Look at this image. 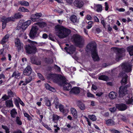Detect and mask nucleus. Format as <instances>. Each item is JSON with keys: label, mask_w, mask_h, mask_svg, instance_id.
<instances>
[{"label": "nucleus", "mask_w": 133, "mask_h": 133, "mask_svg": "<svg viewBox=\"0 0 133 133\" xmlns=\"http://www.w3.org/2000/svg\"><path fill=\"white\" fill-rule=\"evenodd\" d=\"M16 121L17 124L19 125H21L22 124V122L20 119V118L18 117H16Z\"/></svg>", "instance_id": "43"}, {"label": "nucleus", "mask_w": 133, "mask_h": 133, "mask_svg": "<svg viewBox=\"0 0 133 133\" xmlns=\"http://www.w3.org/2000/svg\"><path fill=\"white\" fill-rule=\"evenodd\" d=\"M116 49L118 52L117 54L116 59L117 61H118L122 59L123 57L122 53L123 52H124V50H123L122 49L117 48H116Z\"/></svg>", "instance_id": "9"}, {"label": "nucleus", "mask_w": 133, "mask_h": 133, "mask_svg": "<svg viewBox=\"0 0 133 133\" xmlns=\"http://www.w3.org/2000/svg\"><path fill=\"white\" fill-rule=\"evenodd\" d=\"M39 33L38 27L36 25L33 26L30 30L29 36L31 38H34L38 36Z\"/></svg>", "instance_id": "5"}, {"label": "nucleus", "mask_w": 133, "mask_h": 133, "mask_svg": "<svg viewBox=\"0 0 133 133\" xmlns=\"http://www.w3.org/2000/svg\"><path fill=\"white\" fill-rule=\"evenodd\" d=\"M45 105L48 107H50L51 105V102L50 101L49 99L47 98H45Z\"/></svg>", "instance_id": "35"}, {"label": "nucleus", "mask_w": 133, "mask_h": 133, "mask_svg": "<svg viewBox=\"0 0 133 133\" xmlns=\"http://www.w3.org/2000/svg\"><path fill=\"white\" fill-rule=\"evenodd\" d=\"M18 11L24 12L29 11L28 9L25 8L23 7H21L19 8L18 9Z\"/></svg>", "instance_id": "37"}, {"label": "nucleus", "mask_w": 133, "mask_h": 133, "mask_svg": "<svg viewBox=\"0 0 133 133\" xmlns=\"http://www.w3.org/2000/svg\"><path fill=\"white\" fill-rule=\"evenodd\" d=\"M20 75V74L16 71H15L14 72L12 75V77H15L16 78H18V77Z\"/></svg>", "instance_id": "44"}, {"label": "nucleus", "mask_w": 133, "mask_h": 133, "mask_svg": "<svg viewBox=\"0 0 133 133\" xmlns=\"http://www.w3.org/2000/svg\"><path fill=\"white\" fill-rule=\"evenodd\" d=\"M23 15H22L20 13H18L15 14L14 16L11 17H13L14 18V21L15 18H18L22 17Z\"/></svg>", "instance_id": "32"}, {"label": "nucleus", "mask_w": 133, "mask_h": 133, "mask_svg": "<svg viewBox=\"0 0 133 133\" xmlns=\"http://www.w3.org/2000/svg\"><path fill=\"white\" fill-rule=\"evenodd\" d=\"M96 44L95 42H92L88 44L87 46V51L92 50V56L93 59L95 61H98L99 60V58L97 55L96 49Z\"/></svg>", "instance_id": "2"}, {"label": "nucleus", "mask_w": 133, "mask_h": 133, "mask_svg": "<svg viewBox=\"0 0 133 133\" xmlns=\"http://www.w3.org/2000/svg\"><path fill=\"white\" fill-rule=\"evenodd\" d=\"M87 96L88 97L94 98V96L90 92H88L87 94Z\"/></svg>", "instance_id": "56"}, {"label": "nucleus", "mask_w": 133, "mask_h": 133, "mask_svg": "<svg viewBox=\"0 0 133 133\" xmlns=\"http://www.w3.org/2000/svg\"><path fill=\"white\" fill-rule=\"evenodd\" d=\"M23 114L25 117L27 118L29 120H31L32 119L31 117L26 112H23Z\"/></svg>", "instance_id": "46"}, {"label": "nucleus", "mask_w": 133, "mask_h": 133, "mask_svg": "<svg viewBox=\"0 0 133 133\" xmlns=\"http://www.w3.org/2000/svg\"><path fill=\"white\" fill-rule=\"evenodd\" d=\"M71 21L74 23L77 22H78V19H77L76 17L74 15H72L70 17Z\"/></svg>", "instance_id": "31"}, {"label": "nucleus", "mask_w": 133, "mask_h": 133, "mask_svg": "<svg viewBox=\"0 0 133 133\" xmlns=\"http://www.w3.org/2000/svg\"><path fill=\"white\" fill-rule=\"evenodd\" d=\"M49 78H48L49 79H51L55 82L57 83L58 80L57 79V75L54 74H50L49 75Z\"/></svg>", "instance_id": "18"}, {"label": "nucleus", "mask_w": 133, "mask_h": 133, "mask_svg": "<svg viewBox=\"0 0 133 133\" xmlns=\"http://www.w3.org/2000/svg\"><path fill=\"white\" fill-rule=\"evenodd\" d=\"M66 3L68 5H71L73 3V1L72 0H66Z\"/></svg>", "instance_id": "51"}, {"label": "nucleus", "mask_w": 133, "mask_h": 133, "mask_svg": "<svg viewBox=\"0 0 133 133\" xmlns=\"http://www.w3.org/2000/svg\"><path fill=\"white\" fill-rule=\"evenodd\" d=\"M32 78H32L29 77L26 78L24 83L22 85H26L27 84L29 83L31 81L32 79Z\"/></svg>", "instance_id": "33"}, {"label": "nucleus", "mask_w": 133, "mask_h": 133, "mask_svg": "<svg viewBox=\"0 0 133 133\" xmlns=\"http://www.w3.org/2000/svg\"><path fill=\"white\" fill-rule=\"evenodd\" d=\"M55 32L56 35L61 39L66 38L71 33L70 30L59 25L55 26Z\"/></svg>", "instance_id": "1"}, {"label": "nucleus", "mask_w": 133, "mask_h": 133, "mask_svg": "<svg viewBox=\"0 0 133 133\" xmlns=\"http://www.w3.org/2000/svg\"><path fill=\"white\" fill-rule=\"evenodd\" d=\"M58 77L61 79L63 80L64 82L66 81V78L60 75H58Z\"/></svg>", "instance_id": "54"}, {"label": "nucleus", "mask_w": 133, "mask_h": 133, "mask_svg": "<svg viewBox=\"0 0 133 133\" xmlns=\"http://www.w3.org/2000/svg\"><path fill=\"white\" fill-rule=\"evenodd\" d=\"M22 61L23 62L22 63L21 65L22 66L24 65L26 62V59L25 58H23L22 59Z\"/></svg>", "instance_id": "53"}, {"label": "nucleus", "mask_w": 133, "mask_h": 133, "mask_svg": "<svg viewBox=\"0 0 133 133\" xmlns=\"http://www.w3.org/2000/svg\"><path fill=\"white\" fill-rule=\"evenodd\" d=\"M8 93L9 97H12L13 96V93L10 90L8 91Z\"/></svg>", "instance_id": "60"}, {"label": "nucleus", "mask_w": 133, "mask_h": 133, "mask_svg": "<svg viewBox=\"0 0 133 133\" xmlns=\"http://www.w3.org/2000/svg\"><path fill=\"white\" fill-rule=\"evenodd\" d=\"M36 24L37 25L41 28L43 27L46 25V23L43 22L37 23Z\"/></svg>", "instance_id": "34"}, {"label": "nucleus", "mask_w": 133, "mask_h": 133, "mask_svg": "<svg viewBox=\"0 0 133 133\" xmlns=\"http://www.w3.org/2000/svg\"><path fill=\"white\" fill-rule=\"evenodd\" d=\"M59 108L60 111L63 113L65 112V110L64 109L63 105L61 104H59Z\"/></svg>", "instance_id": "45"}, {"label": "nucleus", "mask_w": 133, "mask_h": 133, "mask_svg": "<svg viewBox=\"0 0 133 133\" xmlns=\"http://www.w3.org/2000/svg\"><path fill=\"white\" fill-rule=\"evenodd\" d=\"M28 41L31 43V45L32 46L31 47L29 45L26 46L25 49L26 52L28 54L35 53L36 50V48L35 46L32 45L35 44H37V43L35 42L32 41L29 39L28 40Z\"/></svg>", "instance_id": "4"}, {"label": "nucleus", "mask_w": 133, "mask_h": 133, "mask_svg": "<svg viewBox=\"0 0 133 133\" xmlns=\"http://www.w3.org/2000/svg\"><path fill=\"white\" fill-rule=\"evenodd\" d=\"M98 79L100 80L107 81L108 79V77L107 76L102 75L99 77Z\"/></svg>", "instance_id": "36"}, {"label": "nucleus", "mask_w": 133, "mask_h": 133, "mask_svg": "<svg viewBox=\"0 0 133 133\" xmlns=\"http://www.w3.org/2000/svg\"><path fill=\"white\" fill-rule=\"evenodd\" d=\"M39 18L38 17L35 16V15H32L31 16V19L33 22L38 21L39 20Z\"/></svg>", "instance_id": "41"}, {"label": "nucleus", "mask_w": 133, "mask_h": 133, "mask_svg": "<svg viewBox=\"0 0 133 133\" xmlns=\"http://www.w3.org/2000/svg\"><path fill=\"white\" fill-rule=\"evenodd\" d=\"M54 103L55 104V107L56 109H58L59 107V104L58 102V99L56 98L54 101Z\"/></svg>", "instance_id": "42"}, {"label": "nucleus", "mask_w": 133, "mask_h": 133, "mask_svg": "<svg viewBox=\"0 0 133 133\" xmlns=\"http://www.w3.org/2000/svg\"><path fill=\"white\" fill-rule=\"evenodd\" d=\"M110 131L112 133H120L119 131L114 129H110Z\"/></svg>", "instance_id": "50"}, {"label": "nucleus", "mask_w": 133, "mask_h": 133, "mask_svg": "<svg viewBox=\"0 0 133 133\" xmlns=\"http://www.w3.org/2000/svg\"><path fill=\"white\" fill-rule=\"evenodd\" d=\"M34 15H35V16H36V17H38V18H39L42 16V14L41 13H37Z\"/></svg>", "instance_id": "55"}, {"label": "nucleus", "mask_w": 133, "mask_h": 133, "mask_svg": "<svg viewBox=\"0 0 133 133\" xmlns=\"http://www.w3.org/2000/svg\"><path fill=\"white\" fill-rule=\"evenodd\" d=\"M92 23L93 22L92 21L88 22V25L87 26V28L88 29L91 28L92 26Z\"/></svg>", "instance_id": "47"}, {"label": "nucleus", "mask_w": 133, "mask_h": 133, "mask_svg": "<svg viewBox=\"0 0 133 133\" xmlns=\"http://www.w3.org/2000/svg\"><path fill=\"white\" fill-rule=\"evenodd\" d=\"M77 104V106L81 110H84L85 109V105L81 101H78Z\"/></svg>", "instance_id": "19"}, {"label": "nucleus", "mask_w": 133, "mask_h": 133, "mask_svg": "<svg viewBox=\"0 0 133 133\" xmlns=\"http://www.w3.org/2000/svg\"><path fill=\"white\" fill-rule=\"evenodd\" d=\"M10 114L12 117L15 118L17 114L16 110L14 108L12 109L10 111Z\"/></svg>", "instance_id": "24"}, {"label": "nucleus", "mask_w": 133, "mask_h": 133, "mask_svg": "<svg viewBox=\"0 0 133 133\" xmlns=\"http://www.w3.org/2000/svg\"><path fill=\"white\" fill-rule=\"evenodd\" d=\"M121 66L123 70L127 72H129L131 70V66L127 64H122Z\"/></svg>", "instance_id": "11"}, {"label": "nucleus", "mask_w": 133, "mask_h": 133, "mask_svg": "<svg viewBox=\"0 0 133 133\" xmlns=\"http://www.w3.org/2000/svg\"><path fill=\"white\" fill-rule=\"evenodd\" d=\"M116 10H117L119 12H124L125 11V9H124L123 8L118 9L117 8L116 9Z\"/></svg>", "instance_id": "59"}, {"label": "nucleus", "mask_w": 133, "mask_h": 133, "mask_svg": "<svg viewBox=\"0 0 133 133\" xmlns=\"http://www.w3.org/2000/svg\"><path fill=\"white\" fill-rule=\"evenodd\" d=\"M31 62L32 63H34V64H36L37 65H39L40 64H41V62L39 61H38L37 62L36 61H34V62L33 61V60L31 61Z\"/></svg>", "instance_id": "61"}, {"label": "nucleus", "mask_w": 133, "mask_h": 133, "mask_svg": "<svg viewBox=\"0 0 133 133\" xmlns=\"http://www.w3.org/2000/svg\"><path fill=\"white\" fill-rule=\"evenodd\" d=\"M116 108L119 110L123 111L127 109V107L126 105L123 104H117L116 105Z\"/></svg>", "instance_id": "16"}, {"label": "nucleus", "mask_w": 133, "mask_h": 133, "mask_svg": "<svg viewBox=\"0 0 133 133\" xmlns=\"http://www.w3.org/2000/svg\"><path fill=\"white\" fill-rule=\"evenodd\" d=\"M64 49L68 54H70L73 53L75 50V48L73 45H70L68 48L65 47Z\"/></svg>", "instance_id": "12"}, {"label": "nucleus", "mask_w": 133, "mask_h": 133, "mask_svg": "<svg viewBox=\"0 0 133 133\" xmlns=\"http://www.w3.org/2000/svg\"><path fill=\"white\" fill-rule=\"evenodd\" d=\"M20 100L19 98H18V99L16 98H15L14 99V101L15 104L16 105L17 107H19V102Z\"/></svg>", "instance_id": "40"}, {"label": "nucleus", "mask_w": 133, "mask_h": 133, "mask_svg": "<svg viewBox=\"0 0 133 133\" xmlns=\"http://www.w3.org/2000/svg\"><path fill=\"white\" fill-rule=\"evenodd\" d=\"M14 18L13 17H9L6 18L4 17L2 18V28L4 29L6 26V22H8L10 21H14Z\"/></svg>", "instance_id": "8"}, {"label": "nucleus", "mask_w": 133, "mask_h": 133, "mask_svg": "<svg viewBox=\"0 0 133 133\" xmlns=\"http://www.w3.org/2000/svg\"><path fill=\"white\" fill-rule=\"evenodd\" d=\"M38 75L39 78L42 80L44 79V78L43 77L42 74L39 73H38Z\"/></svg>", "instance_id": "57"}, {"label": "nucleus", "mask_w": 133, "mask_h": 133, "mask_svg": "<svg viewBox=\"0 0 133 133\" xmlns=\"http://www.w3.org/2000/svg\"><path fill=\"white\" fill-rule=\"evenodd\" d=\"M73 4L75 6L79 8H81L84 4L82 1L78 0L75 1L73 2Z\"/></svg>", "instance_id": "13"}, {"label": "nucleus", "mask_w": 133, "mask_h": 133, "mask_svg": "<svg viewBox=\"0 0 133 133\" xmlns=\"http://www.w3.org/2000/svg\"><path fill=\"white\" fill-rule=\"evenodd\" d=\"M127 88L123 86L119 88V96L120 97L123 96L127 93Z\"/></svg>", "instance_id": "10"}, {"label": "nucleus", "mask_w": 133, "mask_h": 133, "mask_svg": "<svg viewBox=\"0 0 133 133\" xmlns=\"http://www.w3.org/2000/svg\"><path fill=\"white\" fill-rule=\"evenodd\" d=\"M72 39L75 44L79 47H82L84 44V41L82 37L77 34L74 35Z\"/></svg>", "instance_id": "3"}, {"label": "nucleus", "mask_w": 133, "mask_h": 133, "mask_svg": "<svg viewBox=\"0 0 133 133\" xmlns=\"http://www.w3.org/2000/svg\"><path fill=\"white\" fill-rule=\"evenodd\" d=\"M95 9L98 12H101L102 10V6L101 5L98 4L96 5L94 7Z\"/></svg>", "instance_id": "30"}, {"label": "nucleus", "mask_w": 133, "mask_h": 133, "mask_svg": "<svg viewBox=\"0 0 133 133\" xmlns=\"http://www.w3.org/2000/svg\"><path fill=\"white\" fill-rule=\"evenodd\" d=\"M31 22V21L29 20L22 24H19L17 26V29L18 30H21L23 32H24Z\"/></svg>", "instance_id": "6"}, {"label": "nucleus", "mask_w": 133, "mask_h": 133, "mask_svg": "<svg viewBox=\"0 0 133 133\" xmlns=\"http://www.w3.org/2000/svg\"><path fill=\"white\" fill-rule=\"evenodd\" d=\"M6 105L8 107H13L12 101L11 99L7 100L5 102Z\"/></svg>", "instance_id": "23"}, {"label": "nucleus", "mask_w": 133, "mask_h": 133, "mask_svg": "<svg viewBox=\"0 0 133 133\" xmlns=\"http://www.w3.org/2000/svg\"><path fill=\"white\" fill-rule=\"evenodd\" d=\"M19 3L21 5L28 6L29 5V3L25 1H22L19 2Z\"/></svg>", "instance_id": "38"}, {"label": "nucleus", "mask_w": 133, "mask_h": 133, "mask_svg": "<svg viewBox=\"0 0 133 133\" xmlns=\"http://www.w3.org/2000/svg\"><path fill=\"white\" fill-rule=\"evenodd\" d=\"M4 49H1L0 50V55H2V56H5V54L4 53Z\"/></svg>", "instance_id": "58"}, {"label": "nucleus", "mask_w": 133, "mask_h": 133, "mask_svg": "<svg viewBox=\"0 0 133 133\" xmlns=\"http://www.w3.org/2000/svg\"><path fill=\"white\" fill-rule=\"evenodd\" d=\"M127 50L129 52L130 56L133 55V45L128 47L127 48Z\"/></svg>", "instance_id": "28"}, {"label": "nucleus", "mask_w": 133, "mask_h": 133, "mask_svg": "<svg viewBox=\"0 0 133 133\" xmlns=\"http://www.w3.org/2000/svg\"><path fill=\"white\" fill-rule=\"evenodd\" d=\"M105 10L106 11H107L109 9V5L108 3L107 2H105Z\"/></svg>", "instance_id": "64"}, {"label": "nucleus", "mask_w": 133, "mask_h": 133, "mask_svg": "<svg viewBox=\"0 0 133 133\" xmlns=\"http://www.w3.org/2000/svg\"><path fill=\"white\" fill-rule=\"evenodd\" d=\"M59 117L58 116L56 115H53V119L54 120H58L59 119Z\"/></svg>", "instance_id": "52"}, {"label": "nucleus", "mask_w": 133, "mask_h": 133, "mask_svg": "<svg viewBox=\"0 0 133 133\" xmlns=\"http://www.w3.org/2000/svg\"><path fill=\"white\" fill-rule=\"evenodd\" d=\"M106 124L108 126H112L115 125V123L112 119H108L106 121Z\"/></svg>", "instance_id": "27"}, {"label": "nucleus", "mask_w": 133, "mask_h": 133, "mask_svg": "<svg viewBox=\"0 0 133 133\" xmlns=\"http://www.w3.org/2000/svg\"><path fill=\"white\" fill-rule=\"evenodd\" d=\"M54 68L58 72H60L61 71L60 68L57 65H55L54 66Z\"/></svg>", "instance_id": "49"}, {"label": "nucleus", "mask_w": 133, "mask_h": 133, "mask_svg": "<svg viewBox=\"0 0 133 133\" xmlns=\"http://www.w3.org/2000/svg\"><path fill=\"white\" fill-rule=\"evenodd\" d=\"M1 60L2 62L5 61L6 60V57L5 56H2V57L1 58Z\"/></svg>", "instance_id": "63"}, {"label": "nucleus", "mask_w": 133, "mask_h": 133, "mask_svg": "<svg viewBox=\"0 0 133 133\" xmlns=\"http://www.w3.org/2000/svg\"><path fill=\"white\" fill-rule=\"evenodd\" d=\"M125 102L127 103L132 104V103L133 102V97L132 95H131L129 97H127Z\"/></svg>", "instance_id": "22"}, {"label": "nucleus", "mask_w": 133, "mask_h": 133, "mask_svg": "<svg viewBox=\"0 0 133 133\" xmlns=\"http://www.w3.org/2000/svg\"><path fill=\"white\" fill-rule=\"evenodd\" d=\"M32 69L29 66H28L24 70L23 73L25 75H29L31 73Z\"/></svg>", "instance_id": "14"}, {"label": "nucleus", "mask_w": 133, "mask_h": 133, "mask_svg": "<svg viewBox=\"0 0 133 133\" xmlns=\"http://www.w3.org/2000/svg\"><path fill=\"white\" fill-rule=\"evenodd\" d=\"M9 37V35L7 34L5 35L3 37L1 41V43L2 44H3L4 43L6 42L8 40Z\"/></svg>", "instance_id": "26"}, {"label": "nucleus", "mask_w": 133, "mask_h": 133, "mask_svg": "<svg viewBox=\"0 0 133 133\" xmlns=\"http://www.w3.org/2000/svg\"><path fill=\"white\" fill-rule=\"evenodd\" d=\"M15 46L16 47L17 49L18 52L21 51H23V44L21 43L19 39L16 38L15 40Z\"/></svg>", "instance_id": "7"}, {"label": "nucleus", "mask_w": 133, "mask_h": 133, "mask_svg": "<svg viewBox=\"0 0 133 133\" xmlns=\"http://www.w3.org/2000/svg\"><path fill=\"white\" fill-rule=\"evenodd\" d=\"M80 89L79 88L77 87H75L72 88L70 91V94H78L79 93Z\"/></svg>", "instance_id": "17"}, {"label": "nucleus", "mask_w": 133, "mask_h": 133, "mask_svg": "<svg viewBox=\"0 0 133 133\" xmlns=\"http://www.w3.org/2000/svg\"><path fill=\"white\" fill-rule=\"evenodd\" d=\"M88 117L91 120L93 121H95L97 120L96 116L94 115H89L88 116Z\"/></svg>", "instance_id": "39"}, {"label": "nucleus", "mask_w": 133, "mask_h": 133, "mask_svg": "<svg viewBox=\"0 0 133 133\" xmlns=\"http://www.w3.org/2000/svg\"><path fill=\"white\" fill-rule=\"evenodd\" d=\"M64 89L66 90H69L71 88L70 84L66 82H64L63 86Z\"/></svg>", "instance_id": "20"}, {"label": "nucleus", "mask_w": 133, "mask_h": 133, "mask_svg": "<svg viewBox=\"0 0 133 133\" xmlns=\"http://www.w3.org/2000/svg\"><path fill=\"white\" fill-rule=\"evenodd\" d=\"M117 95V94L116 92L112 91L109 93V96L111 99H114L116 97Z\"/></svg>", "instance_id": "25"}, {"label": "nucleus", "mask_w": 133, "mask_h": 133, "mask_svg": "<svg viewBox=\"0 0 133 133\" xmlns=\"http://www.w3.org/2000/svg\"><path fill=\"white\" fill-rule=\"evenodd\" d=\"M45 85L46 89L53 92L55 91L56 90L55 88L51 87L47 83L46 84H45Z\"/></svg>", "instance_id": "29"}, {"label": "nucleus", "mask_w": 133, "mask_h": 133, "mask_svg": "<svg viewBox=\"0 0 133 133\" xmlns=\"http://www.w3.org/2000/svg\"><path fill=\"white\" fill-rule=\"evenodd\" d=\"M116 108L115 107H113L110 108V111L111 112H114L116 110Z\"/></svg>", "instance_id": "62"}, {"label": "nucleus", "mask_w": 133, "mask_h": 133, "mask_svg": "<svg viewBox=\"0 0 133 133\" xmlns=\"http://www.w3.org/2000/svg\"><path fill=\"white\" fill-rule=\"evenodd\" d=\"M121 75V76L123 77L121 82V83L122 85H125L127 83L128 76L125 73H122Z\"/></svg>", "instance_id": "15"}, {"label": "nucleus", "mask_w": 133, "mask_h": 133, "mask_svg": "<svg viewBox=\"0 0 133 133\" xmlns=\"http://www.w3.org/2000/svg\"><path fill=\"white\" fill-rule=\"evenodd\" d=\"M70 111L74 117L75 118H77V112L75 108H72L70 109Z\"/></svg>", "instance_id": "21"}, {"label": "nucleus", "mask_w": 133, "mask_h": 133, "mask_svg": "<svg viewBox=\"0 0 133 133\" xmlns=\"http://www.w3.org/2000/svg\"><path fill=\"white\" fill-rule=\"evenodd\" d=\"M2 127L3 129L5 130L6 133H9V129L6 126L2 125Z\"/></svg>", "instance_id": "48"}]
</instances>
